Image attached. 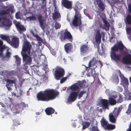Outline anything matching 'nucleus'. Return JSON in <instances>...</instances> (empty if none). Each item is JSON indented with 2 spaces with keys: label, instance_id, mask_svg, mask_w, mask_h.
I'll list each match as a JSON object with an SVG mask.
<instances>
[{
  "label": "nucleus",
  "instance_id": "nucleus-31",
  "mask_svg": "<svg viewBox=\"0 0 131 131\" xmlns=\"http://www.w3.org/2000/svg\"><path fill=\"white\" fill-rule=\"evenodd\" d=\"M3 44V42L0 40V57H2L3 53L4 50L5 49V46L4 45L2 46Z\"/></svg>",
  "mask_w": 131,
  "mask_h": 131
},
{
  "label": "nucleus",
  "instance_id": "nucleus-47",
  "mask_svg": "<svg viewBox=\"0 0 131 131\" xmlns=\"http://www.w3.org/2000/svg\"><path fill=\"white\" fill-rule=\"evenodd\" d=\"M27 19L28 20H36V17H26Z\"/></svg>",
  "mask_w": 131,
  "mask_h": 131
},
{
  "label": "nucleus",
  "instance_id": "nucleus-53",
  "mask_svg": "<svg viewBox=\"0 0 131 131\" xmlns=\"http://www.w3.org/2000/svg\"><path fill=\"white\" fill-rule=\"evenodd\" d=\"M30 64H26V63L24 62V67L23 68L25 70H26L28 68V65H30Z\"/></svg>",
  "mask_w": 131,
  "mask_h": 131
},
{
  "label": "nucleus",
  "instance_id": "nucleus-64",
  "mask_svg": "<svg viewBox=\"0 0 131 131\" xmlns=\"http://www.w3.org/2000/svg\"><path fill=\"white\" fill-rule=\"evenodd\" d=\"M15 128L14 127V125L13 124V125L12 126L11 128V129L12 130H14Z\"/></svg>",
  "mask_w": 131,
  "mask_h": 131
},
{
  "label": "nucleus",
  "instance_id": "nucleus-3",
  "mask_svg": "<svg viewBox=\"0 0 131 131\" xmlns=\"http://www.w3.org/2000/svg\"><path fill=\"white\" fill-rule=\"evenodd\" d=\"M59 39L62 42L68 40L72 42L73 40L72 35L67 29L65 30L63 32L62 31L60 32Z\"/></svg>",
  "mask_w": 131,
  "mask_h": 131
},
{
  "label": "nucleus",
  "instance_id": "nucleus-13",
  "mask_svg": "<svg viewBox=\"0 0 131 131\" xmlns=\"http://www.w3.org/2000/svg\"><path fill=\"white\" fill-rule=\"evenodd\" d=\"M37 19L39 24L40 26L45 32V28L46 27L45 25L46 22V18L45 17H38Z\"/></svg>",
  "mask_w": 131,
  "mask_h": 131
},
{
  "label": "nucleus",
  "instance_id": "nucleus-45",
  "mask_svg": "<svg viewBox=\"0 0 131 131\" xmlns=\"http://www.w3.org/2000/svg\"><path fill=\"white\" fill-rule=\"evenodd\" d=\"M53 20L55 22V23L60 20L61 17H53Z\"/></svg>",
  "mask_w": 131,
  "mask_h": 131
},
{
  "label": "nucleus",
  "instance_id": "nucleus-8",
  "mask_svg": "<svg viewBox=\"0 0 131 131\" xmlns=\"http://www.w3.org/2000/svg\"><path fill=\"white\" fill-rule=\"evenodd\" d=\"M101 122L103 127L105 129L107 130H111L115 128L116 127L115 125L109 124L107 121L103 118L102 119Z\"/></svg>",
  "mask_w": 131,
  "mask_h": 131
},
{
  "label": "nucleus",
  "instance_id": "nucleus-9",
  "mask_svg": "<svg viewBox=\"0 0 131 131\" xmlns=\"http://www.w3.org/2000/svg\"><path fill=\"white\" fill-rule=\"evenodd\" d=\"M14 6H10L8 8L5 9H1L0 10V15L2 16H6L7 15H9L11 12L12 14L14 12Z\"/></svg>",
  "mask_w": 131,
  "mask_h": 131
},
{
  "label": "nucleus",
  "instance_id": "nucleus-12",
  "mask_svg": "<svg viewBox=\"0 0 131 131\" xmlns=\"http://www.w3.org/2000/svg\"><path fill=\"white\" fill-rule=\"evenodd\" d=\"M119 75L121 79V84L124 88L127 86L128 84V81L127 78H125L122 74L120 70L119 71Z\"/></svg>",
  "mask_w": 131,
  "mask_h": 131
},
{
  "label": "nucleus",
  "instance_id": "nucleus-14",
  "mask_svg": "<svg viewBox=\"0 0 131 131\" xmlns=\"http://www.w3.org/2000/svg\"><path fill=\"white\" fill-rule=\"evenodd\" d=\"M78 96V93L75 91L71 92L67 100V102L70 103L73 102L77 99Z\"/></svg>",
  "mask_w": 131,
  "mask_h": 131
},
{
  "label": "nucleus",
  "instance_id": "nucleus-35",
  "mask_svg": "<svg viewBox=\"0 0 131 131\" xmlns=\"http://www.w3.org/2000/svg\"><path fill=\"white\" fill-rule=\"evenodd\" d=\"M108 102L110 105H115L116 103V101L112 97H110L108 99Z\"/></svg>",
  "mask_w": 131,
  "mask_h": 131
},
{
  "label": "nucleus",
  "instance_id": "nucleus-21",
  "mask_svg": "<svg viewBox=\"0 0 131 131\" xmlns=\"http://www.w3.org/2000/svg\"><path fill=\"white\" fill-rule=\"evenodd\" d=\"M89 48L88 45H82L80 48V51L81 54L84 55L88 52Z\"/></svg>",
  "mask_w": 131,
  "mask_h": 131
},
{
  "label": "nucleus",
  "instance_id": "nucleus-63",
  "mask_svg": "<svg viewBox=\"0 0 131 131\" xmlns=\"http://www.w3.org/2000/svg\"><path fill=\"white\" fill-rule=\"evenodd\" d=\"M102 20L104 24L107 22V20L105 19L104 18H102Z\"/></svg>",
  "mask_w": 131,
  "mask_h": 131
},
{
  "label": "nucleus",
  "instance_id": "nucleus-30",
  "mask_svg": "<svg viewBox=\"0 0 131 131\" xmlns=\"http://www.w3.org/2000/svg\"><path fill=\"white\" fill-rule=\"evenodd\" d=\"M3 44V42L0 40V57H2L3 53L4 50L5 49V46L4 45L2 46Z\"/></svg>",
  "mask_w": 131,
  "mask_h": 131
},
{
  "label": "nucleus",
  "instance_id": "nucleus-42",
  "mask_svg": "<svg viewBox=\"0 0 131 131\" xmlns=\"http://www.w3.org/2000/svg\"><path fill=\"white\" fill-rule=\"evenodd\" d=\"M131 113V103H130L129 105L126 113L128 114H129Z\"/></svg>",
  "mask_w": 131,
  "mask_h": 131
},
{
  "label": "nucleus",
  "instance_id": "nucleus-49",
  "mask_svg": "<svg viewBox=\"0 0 131 131\" xmlns=\"http://www.w3.org/2000/svg\"><path fill=\"white\" fill-rule=\"evenodd\" d=\"M67 77L63 78L61 79L60 81V83L61 84L63 83L65 81L67 80Z\"/></svg>",
  "mask_w": 131,
  "mask_h": 131
},
{
  "label": "nucleus",
  "instance_id": "nucleus-57",
  "mask_svg": "<svg viewBox=\"0 0 131 131\" xmlns=\"http://www.w3.org/2000/svg\"><path fill=\"white\" fill-rule=\"evenodd\" d=\"M15 74V72L14 71H11L9 73V74L10 75H13Z\"/></svg>",
  "mask_w": 131,
  "mask_h": 131
},
{
  "label": "nucleus",
  "instance_id": "nucleus-20",
  "mask_svg": "<svg viewBox=\"0 0 131 131\" xmlns=\"http://www.w3.org/2000/svg\"><path fill=\"white\" fill-rule=\"evenodd\" d=\"M64 50L67 53H69L71 52L73 49V46L71 43H66L64 45Z\"/></svg>",
  "mask_w": 131,
  "mask_h": 131
},
{
  "label": "nucleus",
  "instance_id": "nucleus-18",
  "mask_svg": "<svg viewBox=\"0 0 131 131\" xmlns=\"http://www.w3.org/2000/svg\"><path fill=\"white\" fill-rule=\"evenodd\" d=\"M62 5L65 8L71 9L72 8V2L68 0H65L61 3Z\"/></svg>",
  "mask_w": 131,
  "mask_h": 131
},
{
  "label": "nucleus",
  "instance_id": "nucleus-27",
  "mask_svg": "<svg viewBox=\"0 0 131 131\" xmlns=\"http://www.w3.org/2000/svg\"><path fill=\"white\" fill-rule=\"evenodd\" d=\"M45 111L47 115H50L54 113V110L52 107H49L46 108Z\"/></svg>",
  "mask_w": 131,
  "mask_h": 131
},
{
  "label": "nucleus",
  "instance_id": "nucleus-44",
  "mask_svg": "<svg viewBox=\"0 0 131 131\" xmlns=\"http://www.w3.org/2000/svg\"><path fill=\"white\" fill-rule=\"evenodd\" d=\"M61 27V24L57 22L55 23V28L56 29H59Z\"/></svg>",
  "mask_w": 131,
  "mask_h": 131
},
{
  "label": "nucleus",
  "instance_id": "nucleus-61",
  "mask_svg": "<svg viewBox=\"0 0 131 131\" xmlns=\"http://www.w3.org/2000/svg\"><path fill=\"white\" fill-rule=\"evenodd\" d=\"M101 41H99L98 42H96L97 43V45H96L97 47L99 49L100 47L99 45Z\"/></svg>",
  "mask_w": 131,
  "mask_h": 131
},
{
  "label": "nucleus",
  "instance_id": "nucleus-54",
  "mask_svg": "<svg viewBox=\"0 0 131 131\" xmlns=\"http://www.w3.org/2000/svg\"><path fill=\"white\" fill-rule=\"evenodd\" d=\"M6 86L8 90L10 91H11L12 90V88L11 87V86H11L9 85H6Z\"/></svg>",
  "mask_w": 131,
  "mask_h": 131
},
{
  "label": "nucleus",
  "instance_id": "nucleus-38",
  "mask_svg": "<svg viewBox=\"0 0 131 131\" xmlns=\"http://www.w3.org/2000/svg\"><path fill=\"white\" fill-rule=\"evenodd\" d=\"M112 2L111 4V5L112 7H113L115 6V4H120L121 3V1L119 0H112Z\"/></svg>",
  "mask_w": 131,
  "mask_h": 131
},
{
  "label": "nucleus",
  "instance_id": "nucleus-24",
  "mask_svg": "<svg viewBox=\"0 0 131 131\" xmlns=\"http://www.w3.org/2000/svg\"><path fill=\"white\" fill-rule=\"evenodd\" d=\"M101 101L103 107L105 109H108V100L107 99H102L101 100Z\"/></svg>",
  "mask_w": 131,
  "mask_h": 131
},
{
  "label": "nucleus",
  "instance_id": "nucleus-48",
  "mask_svg": "<svg viewBox=\"0 0 131 131\" xmlns=\"http://www.w3.org/2000/svg\"><path fill=\"white\" fill-rule=\"evenodd\" d=\"M79 4H81L77 3L76 4V5L74 6V9L75 12L78 11H79V8L78 7V6L79 5Z\"/></svg>",
  "mask_w": 131,
  "mask_h": 131
},
{
  "label": "nucleus",
  "instance_id": "nucleus-59",
  "mask_svg": "<svg viewBox=\"0 0 131 131\" xmlns=\"http://www.w3.org/2000/svg\"><path fill=\"white\" fill-rule=\"evenodd\" d=\"M105 26L108 28H109L110 27V24L108 22H107L104 24Z\"/></svg>",
  "mask_w": 131,
  "mask_h": 131
},
{
  "label": "nucleus",
  "instance_id": "nucleus-28",
  "mask_svg": "<svg viewBox=\"0 0 131 131\" xmlns=\"http://www.w3.org/2000/svg\"><path fill=\"white\" fill-rule=\"evenodd\" d=\"M119 78L117 75L115 74L113 76L112 79L113 82L117 85L119 83Z\"/></svg>",
  "mask_w": 131,
  "mask_h": 131
},
{
  "label": "nucleus",
  "instance_id": "nucleus-5",
  "mask_svg": "<svg viewBox=\"0 0 131 131\" xmlns=\"http://www.w3.org/2000/svg\"><path fill=\"white\" fill-rule=\"evenodd\" d=\"M118 50L117 45H115L112 48L110 52L111 59L115 62L121 61V54H117L116 53Z\"/></svg>",
  "mask_w": 131,
  "mask_h": 131
},
{
  "label": "nucleus",
  "instance_id": "nucleus-2",
  "mask_svg": "<svg viewBox=\"0 0 131 131\" xmlns=\"http://www.w3.org/2000/svg\"><path fill=\"white\" fill-rule=\"evenodd\" d=\"M32 47V46L31 43L27 41H25L23 43L21 54L26 53V52L27 51L28 53L29 56H34L35 53L34 51L32 50L30 52Z\"/></svg>",
  "mask_w": 131,
  "mask_h": 131
},
{
  "label": "nucleus",
  "instance_id": "nucleus-7",
  "mask_svg": "<svg viewBox=\"0 0 131 131\" xmlns=\"http://www.w3.org/2000/svg\"><path fill=\"white\" fill-rule=\"evenodd\" d=\"M96 4L101 10L96 11L97 13L99 16H105L104 10L105 9V5L101 0H96Z\"/></svg>",
  "mask_w": 131,
  "mask_h": 131
},
{
  "label": "nucleus",
  "instance_id": "nucleus-60",
  "mask_svg": "<svg viewBox=\"0 0 131 131\" xmlns=\"http://www.w3.org/2000/svg\"><path fill=\"white\" fill-rule=\"evenodd\" d=\"M20 14V12L19 11L17 12L15 14V16H19V15Z\"/></svg>",
  "mask_w": 131,
  "mask_h": 131
},
{
  "label": "nucleus",
  "instance_id": "nucleus-29",
  "mask_svg": "<svg viewBox=\"0 0 131 131\" xmlns=\"http://www.w3.org/2000/svg\"><path fill=\"white\" fill-rule=\"evenodd\" d=\"M97 62V60L95 59L94 58H93L91 60L89 61L88 68H90L91 67H94L95 66Z\"/></svg>",
  "mask_w": 131,
  "mask_h": 131
},
{
  "label": "nucleus",
  "instance_id": "nucleus-55",
  "mask_svg": "<svg viewBox=\"0 0 131 131\" xmlns=\"http://www.w3.org/2000/svg\"><path fill=\"white\" fill-rule=\"evenodd\" d=\"M13 122V125H17L20 124L19 122H18L15 121H14Z\"/></svg>",
  "mask_w": 131,
  "mask_h": 131
},
{
  "label": "nucleus",
  "instance_id": "nucleus-34",
  "mask_svg": "<svg viewBox=\"0 0 131 131\" xmlns=\"http://www.w3.org/2000/svg\"><path fill=\"white\" fill-rule=\"evenodd\" d=\"M0 37L3 40H6L8 42L10 41V37L8 36L1 35H0Z\"/></svg>",
  "mask_w": 131,
  "mask_h": 131
},
{
  "label": "nucleus",
  "instance_id": "nucleus-11",
  "mask_svg": "<svg viewBox=\"0 0 131 131\" xmlns=\"http://www.w3.org/2000/svg\"><path fill=\"white\" fill-rule=\"evenodd\" d=\"M65 72L64 69L58 67L55 70L54 75L57 79L59 80L60 78L63 76Z\"/></svg>",
  "mask_w": 131,
  "mask_h": 131
},
{
  "label": "nucleus",
  "instance_id": "nucleus-22",
  "mask_svg": "<svg viewBox=\"0 0 131 131\" xmlns=\"http://www.w3.org/2000/svg\"><path fill=\"white\" fill-rule=\"evenodd\" d=\"M123 61L126 64H130L131 63V54H128L123 57Z\"/></svg>",
  "mask_w": 131,
  "mask_h": 131
},
{
  "label": "nucleus",
  "instance_id": "nucleus-58",
  "mask_svg": "<svg viewBox=\"0 0 131 131\" xmlns=\"http://www.w3.org/2000/svg\"><path fill=\"white\" fill-rule=\"evenodd\" d=\"M117 90L119 92H122L123 91V89L119 87H117Z\"/></svg>",
  "mask_w": 131,
  "mask_h": 131
},
{
  "label": "nucleus",
  "instance_id": "nucleus-40",
  "mask_svg": "<svg viewBox=\"0 0 131 131\" xmlns=\"http://www.w3.org/2000/svg\"><path fill=\"white\" fill-rule=\"evenodd\" d=\"M90 131H99L97 126H93L90 129Z\"/></svg>",
  "mask_w": 131,
  "mask_h": 131
},
{
  "label": "nucleus",
  "instance_id": "nucleus-1",
  "mask_svg": "<svg viewBox=\"0 0 131 131\" xmlns=\"http://www.w3.org/2000/svg\"><path fill=\"white\" fill-rule=\"evenodd\" d=\"M59 92L53 89H48L38 93L37 95L38 101L48 102L55 99L59 95Z\"/></svg>",
  "mask_w": 131,
  "mask_h": 131
},
{
  "label": "nucleus",
  "instance_id": "nucleus-16",
  "mask_svg": "<svg viewBox=\"0 0 131 131\" xmlns=\"http://www.w3.org/2000/svg\"><path fill=\"white\" fill-rule=\"evenodd\" d=\"M9 43L12 47L17 48L18 47L19 43V39L17 37H14L12 38V41L10 40Z\"/></svg>",
  "mask_w": 131,
  "mask_h": 131
},
{
  "label": "nucleus",
  "instance_id": "nucleus-46",
  "mask_svg": "<svg viewBox=\"0 0 131 131\" xmlns=\"http://www.w3.org/2000/svg\"><path fill=\"white\" fill-rule=\"evenodd\" d=\"M52 16H61V15L59 12L55 10L54 13L53 14Z\"/></svg>",
  "mask_w": 131,
  "mask_h": 131
},
{
  "label": "nucleus",
  "instance_id": "nucleus-36",
  "mask_svg": "<svg viewBox=\"0 0 131 131\" xmlns=\"http://www.w3.org/2000/svg\"><path fill=\"white\" fill-rule=\"evenodd\" d=\"M16 59L15 63L18 66H19L21 64V59L17 55L15 56Z\"/></svg>",
  "mask_w": 131,
  "mask_h": 131
},
{
  "label": "nucleus",
  "instance_id": "nucleus-6",
  "mask_svg": "<svg viewBox=\"0 0 131 131\" xmlns=\"http://www.w3.org/2000/svg\"><path fill=\"white\" fill-rule=\"evenodd\" d=\"M7 17H0V27H6L7 29H9L12 24V21Z\"/></svg>",
  "mask_w": 131,
  "mask_h": 131
},
{
  "label": "nucleus",
  "instance_id": "nucleus-41",
  "mask_svg": "<svg viewBox=\"0 0 131 131\" xmlns=\"http://www.w3.org/2000/svg\"><path fill=\"white\" fill-rule=\"evenodd\" d=\"M86 92L85 91H81L79 94H78V99H80L82 97L83 94L85 93Z\"/></svg>",
  "mask_w": 131,
  "mask_h": 131
},
{
  "label": "nucleus",
  "instance_id": "nucleus-43",
  "mask_svg": "<svg viewBox=\"0 0 131 131\" xmlns=\"http://www.w3.org/2000/svg\"><path fill=\"white\" fill-rule=\"evenodd\" d=\"M126 20L128 24H131V17H126Z\"/></svg>",
  "mask_w": 131,
  "mask_h": 131
},
{
  "label": "nucleus",
  "instance_id": "nucleus-25",
  "mask_svg": "<svg viewBox=\"0 0 131 131\" xmlns=\"http://www.w3.org/2000/svg\"><path fill=\"white\" fill-rule=\"evenodd\" d=\"M70 89L73 91H77L79 90V87L78 84L75 83L70 87Z\"/></svg>",
  "mask_w": 131,
  "mask_h": 131
},
{
  "label": "nucleus",
  "instance_id": "nucleus-52",
  "mask_svg": "<svg viewBox=\"0 0 131 131\" xmlns=\"http://www.w3.org/2000/svg\"><path fill=\"white\" fill-rule=\"evenodd\" d=\"M53 5L55 9H56L57 8V2L56 0H53Z\"/></svg>",
  "mask_w": 131,
  "mask_h": 131
},
{
  "label": "nucleus",
  "instance_id": "nucleus-56",
  "mask_svg": "<svg viewBox=\"0 0 131 131\" xmlns=\"http://www.w3.org/2000/svg\"><path fill=\"white\" fill-rule=\"evenodd\" d=\"M79 84H78L79 86L81 87H82L83 85V83L81 81H79L78 82Z\"/></svg>",
  "mask_w": 131,
  "mask_h": 131
},
{
  "label": "nucleus",
  "instance_id": "nucleus-39",
  "mask_svg": "<svg viewBox=\"0 0 131 131\" xmlns=\"http://www.w3.org/2000/svg\"><path fill=\"white\" fill-rule=\"evenodd\" d=\"M123 101V96L120 93L119 94L118 99L117 101V102L118 103H122Z\"/></svg>",
  "mask_w": 131,
  "mask_h": 131
},
{
  "label": "nucleus",
  "instance_id": "nucleus-51",
  "mask_svg": "<svg viewBox=\"0 0 131 131\" xmlns=\"http://www.w3.org/2000/svg\"><path fill=\"white\" fill-rule=\"evenodd\" d=\"M75 15L74 16H81V14L79 11L75 12Z\"/></svg>",
  "mask_w": 131,
  "mask_h": 131
},
{
  "label": "nucleus",
  "instance_id": "nucleus-26",
  "mask_svg": "<svg viewBox=\"0 0 131 131\" xmlns=\"http://www.w3.org/2000/svg\"><path fill=\"white\" fill-rule=\"evenodd\" d=\"M16 81L17 79H15L13 80L7 79L6 80V85L13 86V84H15L16 82Z\"/></svg>",
  "mask_w": 131,
  "mask_h": 131
},
{
  "label": "nucleus",
  "instance_id": "nucleus-19",
  "mask_svg": "<svg viewBox=\"0 0 131 131\" xmlns=\"http://www.w3.org/2000/svg\"><path fill=\"white\" fill-rule=\"evenodd\" d=\"M72 24L73 25L76 27L80 25L81 24V17H74Z\"/></svg>",
  "mask_w": 131,
  "mask_h": 131
},
{
  "label": "nucleus",
  "instance_id": "nucleus-62",
  "mask_svg": "<svg viewBox=\"0 0 131 131\" xmlns=\"http://www.w3.org/2000/svg\"><path fill=\"white\" fill-rule=\"evenodd\" d=\"M126 31L127 32L130 31H131V28L130 27L128 28L127 29Z\"/></svg>",
  "mask_w": 131,
  "mask_h": 131
},
{
  "label": "nucleus",
  "instance_id": "nucleus-33",
  "mask_svg": "<svg viewBox=\"0 0 131 131\" xmlns=\"http://www.w3.org/2000/svg\"><path fill=\"white\" fill-rule=\"evenodd\" d=\"M11 52H9L8 50H7L5 56L3 58V59L8 61L11 57Z\"/></svg>",
  "mask_w": 131,
  "mask_h": 131
},
{
  "label": "nucleus",
  "instance_id": "nucleus-10",
  "mask_svg": "<svg viewBox=\"0 0 131 131\" xmlns=\"http://www.w3.org/2000/svg\"><path fill=\"white\" fill-rule=\"evenodd\" d=\"M13 22L15 25L17 30L20 34H22L23 32L26 30V28L24 27L23 25L20 24V22H17L16 20H14Z\"/></svg>",
  "mask_w": 131,
  "mask_h": 131
},
{
  "label": "nucleus",
  "instance_id": "nucleus-23",
  "mask_svg": "<svg viewBox=\"0 0 131 131\" xmlns=\"http://www.w3.org/2000/svg\"><path fill=\"white\" fill-rule=\"evenodd\" d=\"M102 35L101 34L99 30H97L95 32V39L96 42L101 41Z\"/></svg>",
  "mask_w": 131,
  "mask_h": 131
},
{
  "label": "nucleus",
  "instance_id": "nucleus-4",
  "mask_svg": "<svg viewBox=\"0 0 131 131\" xmlns=\"http://www.w3.org/2000/svg\"><path fill=\"white\" fill-rule=\"evenodd\" d=\"M123 107L122 105L119 106L118 108H115L113 112L110 113L109 119L110 121L113 123L116 122V119L115 117H117L119 115L120 112L121 111Z\"/></svg>",
  "mask_w": 131,
  "mask_h": 131
},
{
  "label": "nucleus",
  "instance_id": "nucleus-37",
  "mask_svg": "<svg viewBox=\"0 0 131 131\" xmlns=\"http://www.w3.org/2000/svg\"><path fill=\"white\" fill-rule=\"evenodd\" d=\"M90 125V123L87 122H84L82 123L83 125L82 129H84L89 127Z\"/></svg>",
  "mask_w": 131,
  "mask_h": 131
},
{
  "label": "nucleus",
  "instance_id": "nucleus-15",
  "mask_svg": "<svg viewBox=\"0 0 131 131\" xmlns=\"http://www.w3.org/2000/svg\"><path fill=\"white\" fill-rule=\"evenodd\" d=\"M27 104L21 102L15 106V108L16 110V113H19L20 112L23 110L24 108L28 106Z\"/></svg>",
  "mask_w": 131,
  "mask_h": 131
},
{
  "label": "nucleus",
  "instance_id": "nucleus-32",
  "mask_svg": "<svg viewBox=\"0 0 131 131\" xmlns=\"http://www.w3.org/2000/svg\"><path fill=\"white\" fill-rule=\"evenodd\" d=\"M117 45L118 50H120V53H121V51H123V49L125 47L121 42L118 43Z\"/></svg>",
  "mask_w": 131,
  "mask_h": 131
},
{
  "label": "nucleus",
  "instance_id": "nucleus-50",
  "mask_svg": "<svg viewBox=\"0 0 131 131\" xmlns=\"http://www.w3.org/2000/svg\"><path fill=\"white\" fill-rule=\"evenodd\" d=\"M36 37L37 40L39 42H42V40L40 37L38 36H36Z\"/></svg>",
  "mask_w": 131,
  "mask_h": 131
},
{
  "label": "nucleus",
  "instance_id": "nucleus-17",
  "mask_svg": "<svg viewBox=\"0 0 131 131\" xmlns=\"http://www.w3.org/2000/svg\"><path fill=\"white\" fill-rule=\"evenodd\" d=\"M23 58V61L26 63V64H31L32 62V58L28 56L27 53L21 54Z\"/></svg>",
  "mask_w": 131,
  "mask_h": 131
}]
</instances>
